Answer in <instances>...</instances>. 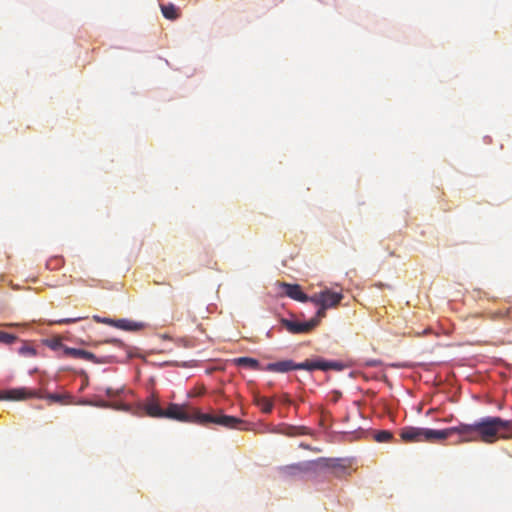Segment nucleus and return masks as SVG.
Returning a JSON list of instances; mask_svg holds the SVG:
<instances>
[{
  "label": "nucleus",
  "instance_id": "nucleus-1",
  "mask_svg": "<svg viewBox=\"0 0 512 512\" xmlns=\"http://www.w3.org/2000/svg\"><path fill=\"white\" fill-rule=\"evenodd\" d=\"M510 426V420L500 417H483L472 424L460 423L457 426L441 430L447 439L452 434H458L461 442L493 443L498 438L501 427Z\"/></svg>",
  "mask_w": 512,
  "mask_h": 512
},
{
  "label": "nucleus",
  "instance_id": "nucleus-2",
  "mask_svg": "<svg viewBox=\"0 0 512 512\" xmlns=\"http://www.w3.org/2000/svg\"><path fill=\"white\" fill-rule=\"evenodd\" d=\"M343 297L341 292L332 291L328 288L311 295L310 302L319 307L314 317L318 319V323L326 316V310L337 307Z\"/></svg>",
  "mask_w": 512,
  "mask_h": 512
},
{
  "label": "nucleus",
  "instance_id": "nucleus-3",
  "mask_svg": "<svg viewBox=\"0 0 512 512\" xmlns=\"http://www.w3.org/2000/svg\"><path fill=\"white\" fill-rule=\"evenodd\" d=\"M400 437L403 442H430L436 443L445 440V435L441 430H434L420 427H404L401 429Z\"/></svg>",
  "mask_w": 512,
  "mask_h": 512
},
{
  "label": "nucleus",
  "instance_id": "nucleus-4",
  "mask_svg": "<svg viewBox=\"0 0 512 512\" xmlns=\"http://www.w3.org/2000/svg\"><path fill=\"white\" fill-rule=\"evenodd\" d=\"M194 415L198 418V424L201 425L213 423L231 429L238 428V426L243 423L240 418L228 415H212L202 412H197Z\"/></svg>",
  "mask_w": 512,
  "mask_h": 512
},
{
  "label": "nucleus",
  "instance_id": "nucleus-5",
  "mask_svg": "<svg viewBox=\"0 0 512 512\" xmlns=\"http://www.w3.org/2000/svg\"><path fill=\"white\" fill-rule=\"evenodd\" d=\"M200 412L196 409H187L185 406L171 403L167 409L164 410L163 418H169L182 422H195L198 423V418L194 415Z\"/></svg>",
  "mask_w": 512,
  "mask_h": 512
},
{
  "label": "nucleus",
  "instance_id": "nucleus-6",
  "mask_svg": "<svg viewBox=\"0 0 512 512\" xmlns=\"http://www.w3.org/2000/svg\"><path fill=\"white\" fill-rule=\"evenodd\" d=\"M318 462L305 461L301 463L285 465L279 468V473L285 478H293L300 474L315 473Z\"/></svg>",
  "mask_w": 512,
  "mask_h": 512
},
{
  "label": "nucleus",
  "instance_id": "nucleus-7",
  "mask_svg": "<svg viewBox=\"0 0 512 512\" xmlns=\"http://www.w3.org/2000/svg\"><path fill=\"white\" fill-rule=\"evenodd\" d=\"M64 354L69 357L78 358V359H84L88 361H92L94 363H111L116 359V356L109 355L104 356L101 359L97 358L96 355L93 353L83 350V349H77V348H70L65 347L64 348Z\"/></svg>",
  "mask_w": 512,
  "mask_h": 512
},
{
  "label": "nucleus",
  "instance_id": "nucleus-8",
  "mask_svg": "<svg viewBox=\"0 0 512 512\" xmlns=\"http://www.w3.org/2000/svg\"><path fill=\"white\" fill-rule=\"evenodd\" d=\"M281 324L283 327L287 329L290 333L293 334H301L307 333L313 330L316 326H318V319L314 317L306 322H298L289 319H281Z\"/></svg>",
  "mask_w": 512,
  "mask_h": 512
},
{
  "label": "nucleus",
  "instance_id": "nucleus-9",
  "mask_svg": "<svg viewBox=\"0 0 512 512\" xmlns=\"http://www.w3.org/2000/svg\"><path fill=\"white\" fill-rule=\"evenodd\" d=\"M94 319L97 322L105 323L108 325H111L113 327H116L121 330L125 331H140L145 327L144 323L141 322H135L128 319H110V318H100L98 316H94Z\"/></svg>",
  "mask_w": 512,
  "mask_h": 512
},
{
  "label": "nucleus",
  "instance_id": "nucleus-10",
  "mask_svg": "<svg viewBox=\"0 0 512 512\" xmlns=\"http://www.w3.org/2000/svg\"><path fill=\"white\" fill-rule=\"evenodd\" d=\"M37 395L34 392H30L26 387L12 388L7 390H0V400L5 401H21L28 396Z\"/></svg>",
  "mask_w": 512,
  "mask_h": 512
},
{
  "label": "nucleus",
  "instance_id": "nucleus-11",
  "mask_svg": "<svg viewBox=\"0 0 512 512\" xmlns=\"http://www.w3.org/2000/svg\"><path fill=\"white\" fill-rule=\"evenodd\" d=\"M30 392H34L37 395L34 396H28L24 400L29 398H40V399H46L49 401V403H59V404H71L72 403V397L69 394H56V393H49V394H42L40 390H31L28 389Z\"/></svg>",
  "mask_w": 512,
  "mask_h": 512
},
{
  "label": "nucleus",
  "instance_id": "nucleus-12",
  "mask_svg": "<svg viewBox=\"0 0 512 512\" xmlns=\"http://www.w3.org/2000/svg\"><path fill=\"white\" fill-rule=\"evenodd\" d=\"M281 286H282V288L284 290V293L288 297H290L291 299L299 301V302H303V303L310 302L311 296H308L307 294H305L302 291L300 285H298V284L282 283Z\"/></svg>",
  "mask_w": 512,
  "mask_h": 512
},
{
  "label": "nucleus",
  "instance_id": "nucleus-13",
  "mask_svg": "<svg viewBox=\"0 0 512 512\" xmlns=\"http://www.w3.org/2000/svg\"><path fill=\"white\" fill-rule=\"evenodd\" d=\"M334 363L332 362H323V361H309V360H306L305 362H302V363H295V370H298V369H304V370H308V371H313V370H328L330 368H333L334 367Z\"/></svg>",
  "mask_w": 512,
  "mask_h": 512
},
{
  "label": "nucleus",
  "instance_id": "nucleus-14",
  "mask_svg": "<svg viewBox=\"0 0 512 512\" xmlns=\"http://www.w3.org/2000/svg\"><path fill=\"white\" fill-rule=\"evenodd\" d=\"M263 370L275 373H285L295 370V362L292 360H282L267 364Z\"/></svg>",
  "mask_w": 512,
  "mask_h": 512
},
{
  "label": "nucleus",
  "instance_id": "nucleus-15",
  "mask_svg": "<svg viewBox=\"0 0 512 512\" xmlns=\"http://www.w3.org/2000/svg\"><path fill=\"white\" fill-rule=\"evenodd\" d=\"M312 462H319L317 463L315 467V473H317L321 469L325 468H331V469H337V468H344L340 464L339 459H332V458H318L317 460H312Z\"/></svg>",
  "mask_w": 512,
  "mask_h": 512
},
{
  "label": "nucleus",
  "instance_id": "nucleus-16",
  "mask_svg": "<svg viewBox=\"0 0 512 512\" xmlns=\"http://www.w3.org/2000/svg\"><path fill=\"white\" fill-rule=\"evenodd\" d=\"M234 363L240 367H246L252 370H263L264 367L260 366V363L257 359L251 357H239L234 359Z\"/></svg>",
  "mask_w": 512,
  "mask_h": 512
},
{
  "label": "nucleus",
  "instance_id": "nucleus-17",
  "mask_svg": "<svg viewBox=\"0 0 512 512\" xmlns=\"http://www.w3.org/2000/svg\"><path fill=\"white\" fill-rule=\"evenodd\" d=\"M145 411L151 417L163 418L164 409H162L153 398L148 400L145 404Z\"/></svg>",
  "mask_w": 512,
  "mask_h": 512
},
{
  "label": "nucleus",
  "instance_id": "nucleus-18",
  "mask_svg": "<svg viewBox=\"0 0 512 512\" xmlns=\"http://www.w3.org/2000/svg\"><path fill=\"white\" fill-rule=\"evenodd\" d=\"M161 12L163 16L168 20H176L179 18V9L172 3L161 4Z\"/></svg>",
  "mask_w": 512,
  "mask_h": 512
},
{
  "label": "nucleus",
  "instance_id": "nucleus-19",
  "mask_svg": "<svg viewBox=\"0 0 512 512\" xmlns=\"http://www.w3.org/2000/svg\"><path fill=\"white\" fill-rule=\"evenodd\" d=\"M255 403L263 413H270L273 409V401L267 397L256 396Z\"/></svg>",
  "mask_w": 512,
  "mask_h": 512
},
{
  "label": "nucleus",
  "instance_id": "nucleus-20",
  "mask_svg": "<svg viewBox=\"0 0 512 512\" xmlns=\"http://www.w3.org/2000/svg\"><path fill=\"white\" fill-rule=\"evenodd\" d=\"M393 438V433L388 430H381L374 434V440L379 443L391 442Z\"/></svg>",
  "mask_w": 512,
  "mask_h": 512
},
{
  "label": "nucleus",
  "instance_id": "nucleus-21",
  "mask_svg": "<svg viewBox=\"0 0 512 512\" xmlns=\"http://www.w3.org/2000/svg\"><path fill=\"white\" fill-rule=\"evenodd\" d=\"M16 340H17V337L15 335L4 332V331H0V343L9 345V344L14 343Z\"/></svg>",
  "mask_w": 512,
  "mask_h": 512
},
{
  "label": "nucleus",
  "instance_id": "nucleus-22",
  "mask_svg": "<svg viewBox=\"0 0 512 512\" xmlns=\"http://www.w3.org/2000/svg\"><path fill=\"white\" fill-rule=\"evenodd\" d=\"M82 319H84V317L63 318V319L54 320L51 322V324H71V323H76Z\"/></svg>",
  "mask_w": 512,
  "mask_h": 512
},
{
  "label": "nucleus",
  "instance_id": "nucleus-23",
  "mask_svg": "<svg viewBox=\"0 0 512 512\" xmlns=\"http://www.w3.org/2000/svg\"><path fill=\"white\" fill-rule=\"evenodd\" d=\"M47 346L50 347L52 350H58L63 347L62 341L60 338H53L51 340H48L46 342Z\"/></svg>",
  "mask_w": 512,
  "mask_h": 512
},
{
  "label": "nucleus",
  "instance_id": "nucleus-24",
  "mask_svg": "<svg viewBox=\"0 0 512 512\" xmlns=\"http://www.w3.org/2000/svg\"><path fill=\"white\" fill-rule=\"evenodd\" d=\"M19 353L26 356H35L36 350L31 346L24 345L23 347L20 348Z\"/></svg>",
  "mask_w": 512,
  "mask_h": 512
},
{
  "label": "nucleus",
  "instance_id": "nucleus-25",
  "mask_svg": "<svg viewBox=\"0 0 512 512\" xmlns=\"http://www.w3.org/2000/svg\"><path fill=\"white\" fill-rule=\"evenodd\" d=\"M501 430H504L505 433L501 434L499 437L503 439H510L512 438V421H510V426L508 427H501Z\"/></svg>",
  "mask_w": 512,
  "mask_h": 512
},
{
  "label": "nucleus",
  "instance_id": "nucleus-26",
  "mask_svg": "<svg viewBox=\"0 0 512 512\" xmlns=\"http://www.w3.org/2000/svg\"><path fill=\"white\" fill-rule=\"evenodd\" d=\"M85 403L89 404V405L96 406V407H100V408L109 407V404L107 402L103 401V400L97 401V402L86 401Z\"/></svg>",
  "mask_w": 512,
  "mask_h": 512
},
{
  "label": "nucleus",
  "instance_id": "nucleus-27",
  "mask_svg": "<svg viewBox=\"0 0 512 512\" xmlns=\"http://www.w3.org/2000/svg\"><path fill=\"white\" fill-rule=\"evenodd\" d=\"M107 342L113 343L116 346H118L119 348H122L125 352H127V347L124 345V343L122 341H120L118 339H110Z\"/></svg>",
  "mask_w": 512,
  "mask_h": 512
},
{
  "label": "nucleus",
  "instance_id": "nucleus-28",
  "mask_svg": "<svg viewBox=\"0 0 512 512\" xmlns=\"http://www.w3.org/2000/svg\"><path fill=\"white\" fill-rule=\"evenodd\" d=\"M120 390H113L112 388H106L105 393L108 397L112 398L119 394Z\"/></svg>",
  "mask_w": 512,
  "mask_h": 512
},
{
  "label": "nucleus",
  "instance_id": "nucleus-29",
  "mask_svg": "<svg viewBox=\"0 0 512 512\" xmlns=\"http://www.w3.org/2000/svg\"><path fill=\"white\" fill-rule=\"evenodd\" d=\"M54 261L57 262V263H60L61 260L60 259H54ZM52 263H53V260H49L47 262V268H51Z\"/></svg>",
  "mask_w": 512,
  "mask_h": 512
},
{
  "label": "nucleus",
  "instance_id": "nucleus-30",
  "mask_svg": "<svg viewBox=\"0 0 512 512\" xmlns=\"http://www.w3.org/2000/svg\"><path fill=\"white\" fill-rule=\"evenodd\" d=\"M6 326L13 327V326H17V324L10 323V324H6Z\"/></svg>",
  "mask_w": 512,
  "mask_h": 512
}]
</instances>
